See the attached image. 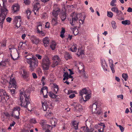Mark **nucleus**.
I'll return each instance as SVG.
<instances>
[{
    "label": "nucleus",
    "instance_id": "nucleus-1",
    "mask_svg": "<svg viewBox=\"0 0 132 132\" xmlns=\"http://www.w3.org/2000/svg\"><path fill=\"white\" fill-rule=\"evenodd\" d=\"M20 94L21 96L20 97V100L21 103L19 105L21 106H23L25 108L27 109L28 111L31 112V110L29 109L28 107V105L30 104L29 101V95L28 93L26 94L25 92L24 94V92L20 91Z\"/></svg>",
    "mask_w": 132,
    "mask_h": 132
},
{
    "label": "nucleus",
    "instance_id": "nucleus-2",
    "mask_svg": "<svg viewBox=\"0 0 132 132\" xmlns=\"http://www.w3.org/2000/svg\"><path fill=\"white\" fill-rule=\"evenodd\" d=\"M29 54L25 56L26 59V61L29 65L30 69L31 71H33L38 66V60L36 57H34L33 56L31 57H29Z\"/></svg>",
    "mask_w": 132,
    "mask_h": 132
},
{
    "label": "nucleus",
    "instance_id": "nucleus-3",
    "mask_svg": "<svg viewBox=\"0 0 132 132\" xmlns=\"http://www.w3.org/2000/svg\"><path fill=\"white\" fill-rule=\"evenodd\" d=\"M7 2L6 0H2L1 3L2 4L3 6H1L0 3V10L1 11L0 14V25H2V26L7 14L8 10L5 5Z\"/></svg>",
    "mask_w": 132,
    "mask_h": 132
},
{
    "label": "nucleus",
    "instance_id": "nucleus-4",
    "mask_svg": "<svg viewBox=\"0 0 132 132\" xmlns=\"http://www.w3.org/2000/svg\"><path fill=\"white\" fill-rule=\"evenodd\" d=\"M50 64L51 62L48 57L47 56H45L43 59L42 62V65L43 70H48Z\"/></svg>",
    "mask_w": 132,
    "mask_h": 132
},
{
    "label": "nucleus",
    "instance_id": "nucleus-5",
    "mask_svg": "<svg viewBox=\"0 0 132 132\" xmlns=\"http://www.w3.org/2000/svg\"><path fill=\"white\" fill-rule=\"evenodd\" d=\"M20 110V108L18 106H16L14 108L13 111L12 112L11 116L14 117L15 118L19 119V116L20 114L19 111Z\"/></svg>",
    "mask_w": 132,
    "mask_h": 132
},
{
    "label": "nucleus",
    "instance_id": "nucleus-6",
    "mask_svg": "<svg viewBox=\"0 0 132 132\" xmlns=\"http://www.w3.org/2000/svg\"><path fill=\"white\" fill-rule=\"evenodd\" d=\"M53 63L52 65V68H54L59 64L60 61V59L57 55H55L52 58Z\"/></svg>",
    "mask_w": 132,
    "mask_h": 132
},
{
    "label": "nucleus",
    "instance_id": "nucleus-7",
    "mask_svg": "<svg viewBox=\"0 0 132 132\" xmlns=\"http://www.w3.org/2000/svg\"><path fill=\"white\" fill-rule=\"evenodd\" d=\"M78 14L74 12L72 13L71 14V16L72 17V20H71L70 23L71 25L74 26V24L73 22L75 23L76 21L78 20Z\"/></svg>",
    "mask_w": 132,
    "mask_h": 132
},
{
    "label": "nucleus",
    "instance_id": "nucleus-8",
    "mask_svg": "<svg viewBox=\"0 0 132 132\" xmlns=\"http://www.w3.org/2000/svg\"><path fill=\"white\" fill-rule=\"evenodd\" d=\"M21 20V17L20 16H16L14 20L13 23L15 24V26L17 28L21 26L20 22Z\"/></svg>",
    "mask_w": 132,
    "mask_h": 132
},
{
    "label": "nucleus",
    "instance_id": "nucleus-9",
    "mask_svg": "<svg viewBox=\"0 0 132 132\" xmlns=\"http://www.w3.org/2000/svg\"><path fill=\"white\" fill-rule=\"evenodd\" d=\"M71 106L74 107L75 111H80L82 110L81 105L80 104L76 103H73L71 104Z\"/></svg>",
    "mask_w": 132,
    "mask_h": 132
},
{
    "label": "nucleus",
    "instance_id": "nucleus-10",
    "mask_svg": "<svg viewBox=\"0 0 132 132\" xmlns=\"http://www.w3.org/2000/svg\"><path fill=\"white\" fill-rule=\"evenodd\" d=\"M0 96L4 97L5 99V97L7 100L9 98V96L8 95L6 91L3 89H0Z\"/></svg>",
    "mask_w": 132,
    "mask_h": 132
},
{
    "label": "nucleus",
    "instance_id": "nucleus-11",
    "mask_svg": "<svg viewBox=\"0 0 132 132\" xmlns=\"http://www.w3.org/2000/svg\"><path fill=\"white\" fill-rule=\"evenodd\" d=\"M30 39L33 44L36 45H37L40 41L39 39L34 35L31 36L30 37Z\"/></svg>",
    "mask_w": 132,
    "mask_h": 132
},
{
    "label": "nucleus",
    "instance_id": "nucleus-12",
    "mask_svg": "<svg viewBox=\"0 0 132 132\" xmlns=\"http://www.w3.org/2000/svg\"><path fill=\"white\" fill-rule=\"evenodd\" d=\"M61 13L60 9L57 8L54 10H53L52 12V14L54 18H58V15Z\"/></svg>",
    "mask_w": 132,
    "mask_h": 132
},
{
    "label": "nucleus",
    "instance_id": "nucleus-13",
    "mask_svg": "<svg viewBox=\"0 0 132 132\" xmlns=\"http://www.w3.org/2000/svg\"><path fill=\"white\" fill-rule=\"evenodd\" d=\"M40 5L38 2H36L34 5L33 9L34 11L35 14H38V13H36L37 12L38 10L40 8Z\"/></svg>",
    "mask_w": 132,
    "mask_h": 132
},
{
    "label": "nucleus",
    "instance_id": "nucleus-14",
    "mask_svg": "<svg viewBox=\"0 0 132 132\" xmlns=\"http://www.w3.org/2000/svg\"><path fill=\"white\" fill-rule=\"evenodd\" d=\"M20 72V74L21 75V74L22 77L23 78H27L29 76L28 73L25 69H22L21 70Z\"/></svg>",
    "mask_w": 132,
    "mask_h": 132
},
{
    "label": "nucleus",
    "instance_id": "nucleus-15",
    "mask_svg": "<svg viewBox=\"0 0 132 132\" xmlns=\"http://www.w3.org/2000/svg\"><path fill=\"white\" fill-rule=\"evenodd\" d=\"M12 10L14 13L18 11L20 9V5L18 4H14L12 6Z\"/></svg>",
    "mask_w": 132,
    "mask_h": 132
},
{
    "label": "nucleus",
    "instance_id": "nucleus-16",
    "mask_svg": "<svg viewBox=\"0 0 132 132\" xmlns=\"http://www.w3.org/2000/svg\"><path fill=\"white\" fill-rule=\"evenodd\" d=\"M42 103L43 110L44 111H46L49 108L48 105L47 104V101H42Z\"/></svg>",
    "mask_w": 132,
    "mask_h": 132
},
{
    "label": "nucleus",
    "instance_id": "nucleus-17",
    "mask_svg": "<svg viewBox=\"0 0 132 132\" xmlns=\"http://www.w3.org/2000/svg\"><path fill=\"white\" fill-rule=\"evenodd\" d=\"M9 83L10 85H11L12 87L16 88V82L15 80L13 78L11 79L9 82Z\"/></svg>",
    "mask_w": 132,
    "mask_h": 132
},
{
    "label": "nucleus",
    "instance_id": "nucleus-18",
    "mask_svg": "<svg viewBox=\"0 0 132 132\" xmlns=\"http://www.w3.org/2000/svg\"><path fill=\"white\" fill-rule=\"evenodd\" d=\"M101 63L102 67L104 70L107 71V65L106 64V62L105 60H102L101 61Z\"/></svg>",
    "mask_w": 132,
    "mask_h": 132
},
{
    "label": "nucleus",
    "instance_id": "nucleus-19",
    "mask_svg": "<svg viewBox=\"0 0 132 132\" xmlns=\"http://www.w3.org/2000/svg\"><path fill=\"white\" fill-rule=\"evenodd\" d=\"M88 90H86L85 88H83L82 90L80 91L79 94L82 97V95L84 94L86 95V94H88Z\"/></svg>",
    "mask_w": 132,
    "mask_h": 132
},
{
    "label": "nucleus",
    "instance_id": "nucleus-20",
    "mask_svg": "<svg viewBox=\"0 0 132 132\" xmlns=\"http://www.w3.org/2000/svg\"><path fill=\"white\" fill-rule=\"evenodd\" d=\"M43 42L44 44V45L45 47L48 46L49 44V40L48 38V37H46L44 38L43 40Z\"/></svg>",
    "mask_w": 132,
    "mask_h": 132
},
{
    "label": "nucleus",
    "instance_id": "nucleus-21",
    "mask_svg": "<svg viewBox=\"0 0 132 132\" xmlns=\"http://www.w3.org/2000/svg\"><path fill=\"white\" fill-rule=\"evenodd\" d=\"M97 102H95L92 105V111L93 113H94L96 112L97 108Z\"/></svg>",
    "mask_w": 132,
    "mask_h": 132
},
{
    "label": "nucleus",
    "instance_id": "nucleus-22",
    "mask_svg": "<svg viewBox=\"0 0 132 132\" xmlns=\"http://www.w3.org/2000/svg\"><path fill=\"white\" fill-rule=\"evenodd\" d=\"M110 62L109 65L111 68V69L112 71V73H114L115 72V70L113 68V61L112 60H109Z\"/></svg>",
    "mask_w": 132,
    "mask_h": 132
},
{
    "label": "nucleus",
    "instance_id": "nucleus-23",
    "mask_svg": "<svg viewBox=\"0 0 132 132\" xmlns=\"http://www.w3.org/2000/svg\"><path fill=\"white\" fill-rule=\"evenodd\" d=\"M56 45V42L53 41L50 43V47L52 50H54L55 49Z\"/></svg>",
    "mask_w": 132,
    "mask_h": 132
},
{
    "label": "nucleus",
    "instance_id": "nucleus-24",
    "mask_svg": "<svg viewBox=\"0 0 132 132\" xmlns=\"http://www.w3.org/2000/svg\"><path fill=\"white\" fill-rule=\"evenodd\" d=\"M78 122H77L75 121H73L72 124L73 127V128L77 130L78 129Z\"/></svg>",
    "mask_w": 132,
    "mask_h": 132
},
{
    "label": "nucleus",
    "instance_id": "nucleus-25",
    "mask_svg": "<svg viewBox=\"0 0 132 132\" xmlns=\"http://www.w3.org/2000/svg\"><path fill=\"white\" fill-rule=\"evenodd\" d=\"M42 24L40 22H38L37 23V32H40V30H41L42 28Z\"/></svg>",
    "mask_w": 132,
    "mask_h": 132
},
{
    "label": "nucleus",
    "instance_id": "nucleus-26",
    "mask_svg": "<svg viewBox=\"0 0 132 132\" xmlns=\"http://www.w3.org/2000/svg\"><path fill=\"white\" fill-rule=\"evenodd\" d=\"M41 92L42 93L43 95H44V92L46 93L48 92V88L47 86H45L43 87L41 89Z\"/></svg>",
    "mask_w": 132,
    "mask_h": 132
},
{
    "label": "nucleus",
    "instance_id": "nucleus-27",
    "mask_svg": "<svg viewBox=\"0 0 132 132\" xmlns=\"http://www.w3.org/2000/svg\"><path fill=\"white\" fill-rule=\"evenodd\" d=\"M62 21H64L66 18V15L65 12L64 11H63L62 12L61 15V16Z\"/></svg>",
    "mask_w": 132,
    "mask_h": 132
},
{
    "label": "nucleus",
    "instance_id": "nucleus-28",
    "mask_svg": "<svg viewBox=\"0 0 132 132\" xmlns=\"http://www.w3.org/2000/svg\"><path fill=\"white\" fill-rule=\"evenodd\" d=\"M121 23L122 24L125 26H126V25H129L130 24L131 22L130 20H125L122 21Z\"/></svg>",
    "mask_w": 132,
    "mask_h": 132
},
{
    "label": "nucleus",
    "instance_id": "nucleus-29",
    "mask_svg": "<svg viewBox=\"0 0 132 132\" xmlns=\"http://www.w3.org/2000/svg\"><path fill=\"white\" fill-rule=\"evenodd\" d=\"M57 18H53L52 20V24L54 26L57 25L58 24Z\"/></svg>",
    "mask_w": 132,
    "mask_h": 132
},
{
    "label": "nucleus",
    "instance_id": "nucleus-30",
    "mask_svg": "<svg viewBox=\"0 0 132 132\" xmlns=\"http://www.w3.org/2000/svg\"><path fill=\"white\" fill-rule=\"evenodd\" d=\"M53 87L54 88V89L53 90V92L56 94L59 89L58 86L55 84H53Z\"/></svg>",
    "mask_w": 132,
    "mask_h": 132
},
{
    "label": "nucleus",
    "instance_id": "nucleus-31",
    "mask_svg": "<svg viewBox=\"0 0 132 132\" xmlns=\"http://www.w3.org/2000/svg\"><path fill=\"white\" fill-rule=\"evenodd\" d=\"M77 45L76 44L73 45L70 48V50L72 52H75L77 50Z\"/></svg>",
    "mask_w": 132,
    "mask_h": 132
},
{
    "label": "nucleus",
    "instance_id": "nucleus-32",
    "mask_svg": "<svg viewBox=\"0 0 132 132\" xmlns=\"http://www.w3.org/2000/svg\"><path fill=\"white\" fill-rule=\"evenodd\" d=\"M26 12L27 19H29L30 18V15L31 13V11L28 9L26 11Z\"/></svg>",
    "mask_w": 132,
    "mask_h": 132
},
{
    "label": "nucleus",
    "instance_id": "nucleus-33",
    "mask_svg": "<svg viewBox=\"0 0 132 132\" xmlns=\"http://www.w3.org/2000/svg\"><path fill=\"white\" fill-rule=\"evenodd\" d=\"M65 29L64 28H62V30L60 32V36L62 38H63L64 36V34L65 32Z\"/></svg>",
    "mask_w": 132,
    "mask_h": 132
},
{
    "label": "nucleus",
    "instance_id": "nucleus-34",
    "mask_svg": "<svg viewBox=\"0 0 132 132\" xmlns=\"http://www.w3.org/2000/svg\"><path fill=\"white\" fill-rule=\"evenodd\" d=\"M20 46L19 47V48H20L22 49H24L26 48L25 46L26 45V43H23L21 42L20 43Z\"/></svg>",
    "mask_w": 132,
    "mask_h": 132
},
{
    "label": "nucleus",
    "instance_id": "nucleus-35",
    "mask_svg": "<svg viewBox=\"0 0 132 132\" xmlns=\"http://www.w3.org/2000/svg\"><path fill=\"white\" fill-rule=\"evenodd\" d=\"M90 93H88V94H86V95L85 96V100H84V101L85 102L87 101L88 100L90 99Z\"/></svg>",
    "mask_w": 132,
    "mask_h": 132
},
{
    "label": "nucleus",
    "instance_id": "nucleus-36",
    "mask_svg": "<svg viewBox=\"0 0 132 132\" xmlns=\"http://www.w3.org/2000/svg\"><path fill=\"white\" fill-rule=\"evenodd\" d=\"M49 95L51 97L53 98H56L57 96V95L54 94L52 92H50L49 93Z\"/></svg>",
    "mask_w": 132,
    "mask_h": 132
},
{
    "label": "nucleus",
    "instance_id": "nucleus-37",
    "mask_svg": "<svg viewBox=\"0 0 132 132\" xmlns=\"http://www.w3.org/2000/svg\"><path fill=\"white\" fill-rule=\"evenodd\" d=\"M122 77L125 81H127L128 79V76L127 73H123L122 75Z\"/></svg>",
    "mask_w": 132,
    "mask_h": 132
},
{
    "label": "nucleus",
    "instance_id": "nucleus-38",
    "mask_svg": "<svg viewBox=\"0 0 132 132\" xmlns=\"http://www.w3.org/2000/svg\"><path fill=\"white\" fill-rule=\"evenodd\" d=\"M111 24L113 28L114 29H116L117 28L116 24L115 22L114 21H112L111 22Z\"/></svg>",
    "mask_w": 132,
    "mask_h": 132
},
{
    "label": "nucleus",
    "instance_id": "nucleus-39",
    "mask_svg": "<svg viewBox=\"0 0 132 132\" xmlns=\"http://www.w3.org/2000/svg\"><path fill=\"white\" fill-rule=\"evenodd\" d=\"M94 113H96L98 115L101 116H102L103 115V113L102 112V111L100 110H98V111H96V112H95Z\"/></svg>",
    "mask_w": 132,
    "mask_h": 132
},
{
    "label": "nucleus",
    "instance_id": "nucleus-40",
    "mask_svg": "<svg viewBox=\"0 0 132 132\" xmlns=\"http://www.w3.org/2000/svg\"><path fill=\"white\" fill-rule=\"evenodd\" d=\"M11 57L12 58L13 60H16L17 59L18 57V54H16V55H14V57H13V56H12V55L11 54Z\"/></svg>",
    "mask_w": 132,
    "mask_h": 132
},
{
    "label": "nucleus",
    "instance_id": "nucleus-41",
    "mask_svg": "<svg viewBox=\"0 0 132 132\" xmlns=\"http://www.w3.org/2000/svg\"><path fill=\"white\" fill-rule=\"evenodd\" d=\"M113 13L111 12L108 11L107 15L110 18H112L113 16Z\"/></svg>",
    "mask_w": 132,
    "mask_h": 132
},
{
    "label": "nucleus",
    "instance_id": "nucleus-42",
    "mask_svg": "<svg viewBox=\"0 0 132 132\" xmlns=\"http://www.w3.org/2000/svg\"><path fill=\"white\" fill-rule=\"evenodd\" d=\"M115 12L117 14V15H119L122 14V12L120 11H119L118 8L117 9Z\"/></svg>",
    "mask_w": 132,
    "mask_h": 132
},
{
    "label": "nucleus",
    "instance_id": "nucleus-43",
    "mask_svg": "<svg viewBox=\"0 0 132 132\" xmlns=\"http://www.w3.org/2000/svg\"><path fill=\"white\" fill-rule=\"evenodd\" d=\"M65 56L66 57H67V59H70L71 57L70 54L68 52H67L65 54Z\"/></svg>",
    "mask_w": 132,
    "mask_h": 132
},
{
    "label": "nucleus",
    "instance_id": "nucleus-44",
    "mask_svg": "<svg viewBox=\"0 0 132 132\" xmlns=\"http://www.w3.org/2000/svg\"><path fill=\"white\" fill-rule=\"evenodd\" d=\"M116 2V0H112L110 3V5L112 6H116V4H114V3H115Z\"/></svg>",
    "mask_w": 132,
    "mask_h": 132
},
{
    "label": "nucleus",
    "instance_id": "nucleus-45",
    "mask_svg": "<svg viewBox=\"0 0 132 132\" xmlns=\"http://www.w3.org/2000/svg\"><path fill=\"white\" fill-rule=\"evenodd\" d=\"M6 63L4 61H2L0 63V65H2L3 66H5L6 65Z\"/></svg>",
    "mask_w": 132,
    "mask_h": 132
},
{
    "label": "nucleus",
    "instance_id": "nucleus-46",
    "mask_svg": "<svg viewBox=\"0 0 132 132\" xmlns=\"http://www.w3.org/2000/svg\"><path fill=\"white\" fill-rule=\"evenodd\" d=\"M24 3L27 5H29L31 3L30 1L29 0H23Z\"/></svg>",
    "mask_w": 132,
    "mask_h": 132
},
{
    "label": "nucleus",
    "instance_id": "nucleus-47",
    "mask_svg": "<svg viewBox=\"0 0 132 132\" xmlns=\"http://www.w3.org/2000/svg\"><path fill=\"white\" fill-rule=\"evenodd\" d=\"M10 91L11 92V94L13 96H14L15 95V89H12L10 90Z\"/></svg>",
    "mask_w": 132,
    "mask_h": 132
},
{
    "label": "nucleus",
    "instance_id": "nucleus-48",
    "mask_svg": "<svg viewBox=\"0 0 132 132\" xmlns=\"http://www.w3.org/2000/svg\"><path fill=\"white\" fill-rule=\"evenodd\" d=\"M46 126L48 128H49L51 127V129H52V128H53L54 127L56 126V125H52V126H51V125H48L46 124Z\"/></svg>",
    "mask_w": 132,
    "mask_h": 132
},
{
    "label": "nucleus",
    "instance_id": "nucleus-49",
    "mask_svg": "<svg viewBox=\"0 0 132 132\" xmlns=\"http://www.w3.org/2000/svg\"><path fill=\"white\" fill-rule=\"evenodd\" d=\"M30 121L31 123L34 124L36 123V121L35 119H32L30 120Z\"/></svg>",
    "mask_w": 132,
    "mask_h": 132
},
{
    "label": "nucleus",
    "instance_id": "nucleus-50",
    "mask_svg": "<svg viewBox=\"0 0 132 132\" xmlns=\"http://www.w3.org/2000/svg\"><path fill=\"white\" fill-rule=\"evenodd\" d=\"M3 114L6 116V117H9L10 116L8 112H4L3 113Z\"/></svg>",
    "mask_w": 132,
    "mask_h": 132
},
{
    "label": "nucleus",
    "instance_id": "nucleus-51",
    "mask_svg": "<svg viewBox=\"0 0 132 132\" xmlns=\"http://www.w3.org/2000/svg\"><path fill=\"white\" fill-rule=\"evenodd\" d=\"M46 28H49L50 27V23L48 22H47L46 23L45 25Z\"/></svg>",
    "mask_w": 132,
    "mask_h": 132
},
{
    "label": "nucleus",
    "instance_id": "nucleus-52",
    "mask_svg": "<svg viewBox=\"0 0 132 132\" xmlns=\"http://www.w3.org/2000/svg\"><path fill=\"white\" fill-rule=\"evenodd\" d=\"M78 70L79 72L80 73L84 72H85V70L84 69V68L83 67H82V69L81 70L80 69H79V67H78Z\"/></svg>",
    "mask_w": 132,
    "mask_h": 132
},
{
    "label": "nucleus",
    "instance_id": "nucleus-53",
    "mask_svg": "<svg viewBox=\"0 0 132 132\" xmlns=\"http://www.w3.org/2000/svg\"><path fill=\"white\" fill-rule=\"evenodd\" d=\"M6 21L9 23H10L12 20V18L8 17L6 19Z\"/></svg>",
    "mask_w": 132,
    "mask_h": 132
},
{
    "label": "nucleus",
    "instance_id": "nucleus-54",
    "mask_svg": "<svg viewBox=\"0 0 132 132\" xmlns=\"http://www.w3.org/2000/svg\"><path fill=\"white\" fill-rule=\"evenodd\" d=\"M118 127H119L121 132H122L124 131V129L122 126L120 125H119L118 126Z\"/></svg>",
    "mask_w": 132,
    "mask_h": 132
},
{
    "label": "nucleus",
    "instance_id": "nucleus-55",
    "mask_svg": "<svg viewBox=\"0 0 132 132\" xmlns=\"http://www.w3.org/2000/svg\"><path fill=\"white\" fill-rule=\"evenodd\" d=\"M4 100H6L5 99L4 97H2L0 96V103L1 102L3 103Z\"/></svg>",
    "mask_w": 132,
    "mask_h": 132
},
{
    "label": "nucleus",
    "instance_id": "nucleus-56",
    "mask_svg": "<svg viewBox=\"0 0 132 132\" xmlns=\"http://www.w3.org/2000/svg\"><path fill=\"white\" fill-rule=\"evenodd\" d=\"M36 56L40 60L42 58V56L39 54H36Z\"/></svg>",
    "mask_w": 132,
    "mask_h": 132
},
{
    "label": "nucleus",
    "instance_id": "nucleus-57",
    "mask_svg": "<svg viewBox=\"0 0 132 132\" xmlns=\"http://www.w3.org/2000/svg\"><path fill=\"white\" fill-rule=\"evenodd\" d=\"M32 75L33 78L34 79H36L37 78L36 74L35 73H32Z\"/></svg>",
    "mask_w": 132,
    "mask_h": 132
},
{
    "label": "nucleus",
    "instance_id": "nucleus-58",
    "mask_svg": "<svg viewBox=\"0 0 132 132\" xmlns=\"http://www.w3.org/2000/svg\"><path fill=\"white\" fill-rule=\"evenodd\" d=\"M118 8L116 7H113L111 9V11L113 12H116V11Z\"/></svg>",
    "mask_w": 132,
    "mask_h": 132
},
{
    "label": "nucleus",
    "instance_id": "nucleus-59",
    "mask_svg": "<svg viewBox=\"0 0 132 132\" xmlns=\"http://www.w3.org/2000/svg\"><path fill=\"white\" fill-rule=\"evenodd\" d=\"M69 73L68 72H64V74L63 75V77H67L68 76Z\"/></svg>",
    "mask_w": 132,
    "mask_h": 132
},
{
    "label": "nucleus",
    "instance_id": "nucleus-60",
    "mask_svg": "<svg viewBox=\"0 0 132 132\" xmlns=\"http://www.w3.org/2000/svg\"><path fill=\"white\" fill-rule=\"evenodd\" d=\"M37 32L39 34H40L42 36H45L44 32L41 30L40 31V32L38 31V32Z\"/></svg>",
    "mask_w": 132,
    "mask_h": 132
},
{
    "label": "nucleus",
    "instance_id": "nucleus-61",
    "mask_svg": "<svg viewBox=\"0 0 132 132\" xmlns=\"http://www.w3.org/2000/svg\"><path fill=\"white\" fill-rule=\"evenodd\" d=\"M75 96V95L74 94H72L70 95L69 97L70 98H72Z\"/></svg>",
    "mask_w": 132,
    "mask_h": 132
},
{
    "label": "nucleus",
    "instance_id": "nucleus-62",
    "mask_svg": "<svg viewBox=\"0 0 132 132\" xmlns=\"http://www.w3.org/2000/svg\"><path fill=\"white\" fill-rule=\"evenodd\" d=\"M117 97L118 98H120L121 99H123V96L122 94L117 96Z\"/></svg>",
    "mask_w": 132,
    "mask_h": 132
},
{
    "label": "nucleus",
    "instance_id": "nucleus-63",
    "mask_svg": "<svg viewBox=\"0 0 132 132\" xmlns=\"http://www.w3.org/2000/svg\"><path fill=\"white\" fill-rule=\"evenodd\" d=\"M127 11L128 12H132V8L130 7H129L127 10Z\"/></svg>",
    "mask_w": 132,
    "mask_h": 132
},
{
    "label": "nucleus",
    "instance_id": "nucleus-64",
    "mask_svg": "<svg viewBox=\"0 0 132 132\" xmlns=\"http://www.w3.org/2000/svg\"><path fill=\"white\" fill-rule=\"evenodd\" d=\"M79 23H80V24H82L84 22V20H82L81 19L79 20Z\"/></svg>",
    "mask_w": 132,
    "mask_h": 132
}]
</instances>
